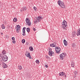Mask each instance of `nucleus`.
I'll return each mask as SVG.
<instances>
[{
    "instance_id": "c03bdc74",
    "label": "nucleus",
    "mask_w": 80,
    "mask_h": 80,
    "mask_svg": "<svg viewBox=\"0 0 80 80\" xmlns=\"http://www.w3.org/2000/svg\"><path fill=\"white\" fill-rule=\"evenodd\" d=\"M0 80H2V79H0Z\"/></svg>"
},
{
    "instance_id": "5701e85b",
    "label": "nucleus",
    "mask_w": 80,
    "mask_h": 80,
    "mask_svg": "<svg viewBox=\"0 0 80 80\" xmlns=\"http://www.w3.org/2000/svg\"><path fill=\"white\" fill-rule=\"evenodd\" d=\"M74 66H75V64L74 63V62H72L71 66L72 67H74Z\"/></svg>"
},
{
    "instance_id": "4468645a",
    "label": "nucleus",
    "mask_w": 80,
    "mask_h": 80,
    "mask_svg": "<svg viewBox=\"0 0 80 80\" xmlns=\"http://www.w3.org/2000/svg\"><path fill=\"white\" fill-rule=\"evenodd\" d=\"M59 76H64L65 73L63 72H60L59 73Z\"/></svg>"
},
{
    "instance_id": "a211bd4d",
    "label": "nucleus",
    "mask_w": 80,
    "mask_h": 80,
    "mask_svg": "<svg viewBox=\"0 0 80 80\" xmlns=\"http://www.w3.org/2000/svg\"><path fill=\"white\" fill-rule=\"evenodd\" d=\"M1 28H2V29H5V27L4 24H2L1 26Z\"/></svg>"
},
{
    "instance_id": "473e14b6",
    "label": "nucleus",
    "mask_w": 80,
    "mask_h": 80,
    "mask_svg": "<svg viewBox=\"0 0 80 80\" xmlns=\"http://www.w3.org/2000/svg\"><path fill=\"white\" fill-rule=\"evenodd\" d=\"M52 48H49V52H52Z\"/></svg>"
},
{
    "instance_id": "0eeeda50",
    "label": "nucleus",
    "mask_w": 80,
    "mask_h": 80,
    "mask_svg": "<svg viewBox=\"0 0 80 80\" xmlns=\"http://www.w3.org/2000/svg\"><path fill=\"white\" fill-rule=\"evenodd\" d=\"M77 36H79L80 35V29L79 28L78 30V32L76 33Z\"/></svg>"
},
{
    "instance_id": "6e6552de",
    "label": "nucleus",
    "mask_w": 80,
    "mask_h": 80,
    "mask_svg": "<svg viewBox=\"0 0 80 80\" xmlns=\"http://www.w3.org/2000/svg\"><path fill=\"white\" fill-rule=\"evenodd\" d=\"M27 9V8L26 7H23V8H22V9L21 10V12H23L24 11H26V10Z\"/></svg>"
},
{
    "instance_id": "4be33fe9",
    "label": "nucleus",
    "mask_w": 80,
    "mask_h": 80,
    "mask_svg": "<svg viewBox=\"0 0 80 80\" xmlns=\"http://www.w3.org/2000/svg\"><path fill=\"white\" fill-rule=\"evenodd\" d=\"M28 57H29V58H31V56H30V52H29L28 53Z\"/></svg>"
},
{
    "instance_id": "412c9836",
    "label": "nucleus",
    "mask_w": 80,
    "mask_h": 80,
    "mask_svg": "<svg viewBox=\"0 0 80 80\" xmlns=\"http://www.w3.org/2000/svg\"><path fill=\"white\" fill-rule=\"evenodd\" d=\"M18 68L19 70H22V67L21 66L19 65L18 66Z\"/></svg>"
},
{
    "instance_id": "e433bc0d",
    "label": "nucleus",
    "mask_w": 80,
    "mask_h": 80,
    "mask_svg": "<svg viewBox=\"0 0 80 80\" xmlns=\"http://www.w3.org/2000/svg\"><path fill=\"white\" fill-rule=\"evenodd\" d=\"M25 55L26 56V57H28V56L27 53H26L25 54Z\"/></svg>"
},
{
    "instance_id": "f704fd0d",
    "label": "nucleus",
    "mask_w": 80,
    "mask_h": 80,
    "mask_svg": "<svg viewBox=\"0 0 80 80\" xmlns=\"http://www.w3.org/2000/svg\"><path fill=\"white\" fill-rule=\"evenodd\" d=\"M46 58H49V57L48 55H46Z\"/></svg>"
},
{
    "instance_id": "2eb2a0df",
    "label": "nucleus",
    "mask_w": 80,
    "mask_h": 80,
    "mask_svg": "<svg viewBox=\"0 0 80 80\" xmlns=\"http://www.w3.org/2000/svg\"><path fill=\"white\" fill-rule=\"evenodd\" d=\"M5 53H6L5 50H3L2 52V54L3 55H4Z\"/></svg>"
},
{
    "instance_id": "c9c22d12",
    "label": "nucleus",
    "mask_w": 80,
    "mask_h": 80,
    "mask_svg": "<svg viewBox=\"0 0 80 80\" xmlns=\"http://www.w3.org/2000/svg\"><path fill=\"white\" fill-rule=\"evenodd\" d=\"M25 35H26V34L25 33H23L22 35H23V36H25Z\"/></svg>"
},
{
    "instance_id": "9b49d317",
    "label": "nucleus",
    "mask_w": 80,
    "mask_h": 80,
    "mask_svg": "<svg viewBox=\"0 0 80 80\" xmlns=\"http://www.w3.org/2000/svg\"><path fill=\"white\" fill-rule=\"evenodd\" d=\"M63 43H64V45H65V46H67L68 44L67 43V41H66V40H64Z\"/></svg>"
},
{
    "instance_id": "f257e3e1",
    "label": "nucleus",
    "mask_w": 80,
    "mask_h": 80,
    "mask_svg": "<svg viewBox=\"0 0 80 80\" xmlns=\"http://www.w3.org/2000/svg\"><path fill=\"white\" fill-rule=\"evenodd\" d=\"M62 28H63L64 30H66L68 27V26H67V22L65 20H64L63 22L62 23Z\"/></svg>"
},
{
    "instance_id": "6ab92c4d",
    "label": "nucleus",
    "mask_w": 80,
    "mask_h": 80,
    "mask_svg": "<svg viewBox=\"0 0 80 80\" xmlns=\"http://www.w3.org/2000/svg\"><path fill=\"white\" fill-rule=\"evenodd\" d=\"M52 52H53V51H51V52H49V55H50V56H52Z\"/></svg>"
},
{
    "instance_id": "f3484780",
    "label": "nucleus",
    "mask_w": 80,
    "mask_h": 80,
    "mask_svg": "<svg viewBox=\"0 0 80 80\" xmlns=\"http://www.w3.org/2000/svg\"><path fill=\"white\" fill-rule=\"evenodd\" d=\"M13 21L14 22H16L17 21V18H14L13 19Z\"/></svg>"
},
{
    "instance_id": "7c9ffc66",
    "label": "nucleus",
    "mask_w": 80,
    "mask_h": 80,
    "mask_svg": "<svg viewBox=\"0 0 80 80\" xmlns=\"http://www.w3.org/2000/svg\"><path fill=\"white\" fill-rule=\"evenodd\" d=\"M33 8L35 11H36V10H37V8H36L35 7H34Z\"/></svg>"
},
{
    "instance_id": "2f4dec72",
    "label": "nucleus",
    "mask_w": 80,
    "mask_h": 80,
    "mask_svg": "<svg viewBox=\"0 0 80 80\" xmlns=\"http://www.w3.org/2000/svg\"><path fill=\"white\" fill-rule=\"evenodd\" d=\"M0 57H1L2 58H3V54H0Z\"/></svg>"
},
{
    "instance_id": "ea45409f",
    "label": "nucleus",
    "mask_w": 80,
    "mask_h": 80,
    "mask_svg": "<svg viewBox=\"0 0 80 80\" xmlns=\"http://www.w3.org/2000/svg\"><path fill=\"white\" fill-rule=\"evenodd\" d=\"M45 67L46 68H48V66L47 65H46Z\"/></svg>"
},
{
    "instance_id": "bb28decb",
    "label": "nucleus",
    "mask_w": 80,
    "mask_h": 80,
    "mask_svg": "<svg viewBox=\"0 0 80 80\" xmlns=\"http://www.w3.org/2000/svg\"><path fill=\"white\" fill-rule=\"evenodd\" d=\"M28 26H31V25H32V23H31V22H28Z\"/></svg>"
},
{
    "instance_id": "ddd939ff",
    "label": "nucleus",
    "mask_w": 80,
    "mask_h": 80,
    "mask_svg": "<svg viewBox=\"0 0 80 80\" xmlns=\"http://www.w3.org/2000/svg\"><path fill=\"white\" fill-rule=\"evenodd\" d=\"M26 23H27V24H28V22H30V19L28 18H26Z\"/></svg>"
},
{
    "instance_id": "f8f14e48",
    "label": "nucleus",
    "mask_w": 80,
    "mask_h": 80,
    "mask_svg": "<svg viewBox=\"0 0 80 80\" xmlns=\"http://www.w3.org/2000/svg\"><path fill=\"white\" fill-rule=\"evenodd\" d=\"M50 46L52 47H56V46H55V43L51 44H50Z\"/></svg>"
},
{
    "instance_id": "dca6fc26",
    "label": "nucleus",
    "mask_w": 80,
    "mask_h": 80,
    "mask_svg": "<svg viewBox=\"0 0 80 80\" xmlns=\"http://www.w3.org/2000/svg\"><path fill=\"white\" fill-rule=\"evenodd\" d=\"M26 29V28L24 27L22 29V33H25V30Z\"/></svg>"
},
{
    "instance_id": "c85d7f7f",
    "label": "nucleus",
    "mask_w": 80,
    "mask_h": 80,
    "mask_svg": "<svg viewBox=\"0 0 80 80\" xmlns=\"http://www.w3.org/2000/svg\"><path fill=\"white\" fill-rule=\"evenodd\" d=\"M75 33H76V32H75V31L73 32L72 33V34L74 36L75 35Z\"/></svg>"
},
{
    "instance_id": "72a5a7b5",
    "label": "nucleus",
    "mask_w": 80,
    "mask_h": 80,
    "mask_svg": "<svg viewBox=\"0 0 80 80\" xmlns=\"http://www.w3.org/2000/svg\"><path fill=\"white\" fill-rule=\"evenodd\" d=\"M12 40H15V38L14 37H12Z\"/></svg>"
},
{
    "instance_id": "39448f33",
    "label": "nucleus",
    "mask_w": 80,
    "mask_h": 80,
    "mask_svg": "<svg viewBox=\"0 0 80 80\" xmlns=\"http://www.w3.org/2000/svg\"><path fill=\"white\" fill-rule=\"evenodd\" d=\"M65 53H62L60 55V58L61 60H63L65 58Z\"/></svg>"
},
{
    "instance_id": "b1692460",
    "label": "nucleus",
    "mask_w": 80,
    "mask_h": 80,
    "mask_svg": "<svg viewBox=\"0 0 80 80\" xmlns=\"http://www.w3.org/2000/svg\"><path fill=\"white\" fill-rule=\"evenodd\" d=\"M27 31L28 32H30V28H28L26 29Z\"/></svg>"
},
{
    "instance_id": "aec40b11",
    "label": "nucleus",
    "mask_w": 80,
    "mask_h": 80,
    "mask_svg": "<svg viewBox=\"0 0 80 80\" xmlns=\"http://www.w3.org/2000/svg\"><path fill=\"white\" fill-rule=\"evenodd\" d=\"M7 67H8V66L6 64H5L4 65V66H3V68H7Z\"/></svg>"
},
{
    "instance_id": "f03ea898",
    "label": "nucleus",
    "mask_w": 80,
    "mask_h": 80,
    "mask_svg": "<svg viewBox=\"0 0 80 80\" xmlns=\"http://www.w3.org/2000/svg\"><path fill=\"white\" fill-rule=\"evenodd\" d=\"M55 51L57 53H59L60 52V51H61V49H60V48L58 47H56L55 48Z\"/></svg>"
},
{
    "instance_id": "cd10ccee",
    "label": "nucleus",
    "mask_w": 80,
    "mask_h": 80,
    "mask_svg": "<svg viewBox=\"0 0 80 80\" xmlns=\"http://www.w3.org/2000/svg\"><path fill=\"white\" fill-rule=\"evenodd\" d=\"M22 43H25V40L24 39H23L22 40Z\"/></svg>"
},
{
    "instance_id": "c756f323",
    "label": "nucleus",
    "mask_w": 80,
    "mask_h": 80,
    "mask_svg": "<svg viewBox=\"0 0 80 80\" xmlns=\"http://www.w3.org/2000/svg\"><path fill=\"white\" fill-rule=\"evenodd\" d=\"M74 74H75V75H76L77 73V71L75 70L74 72H73Z\"/></svg>"
},
{
    "instance_id": "20e7f679",
    "label": "nucleus",
    "mask_w": 80,
    "mask_h": 80,
    "mask_svg": "<svg viewBox=\"0 0 80 80\" xmlns=\"http://www.w3.org/2000/svg\"><path fill=\"white\" fill-rule=\"evenodd\" d=\"M20 26L19 25L16 26V30L17 32L18 33L20 31Z\"/></svg>"
},
{
    "instance_id": "393cba45",
    "label": "nucleus",
    "mask_w": 80,
    "mask_h": 80,
    "mask_svg": "<svg viewBox=\"0 0 80 80\" xmlns=\"http://www.w3.org/2000/svg\"><path fill=\"white\" fill-rule=\"evenodd\" d=\"M29 49L30 50V51H33V47H30Z\"/></svg>"
},
{
    "instance_id": "1a4fd4ad",
    "label": "nucleus",
    "mask_w": 80,
    "mask_h": 80,
    "mask_svg": "<svg viewBox=\"0 0 80 80\" xmlns=\"http://www.w3.org/2000/svg\"><path fill=\"white\" fill-rule=\"evenodd\" d=\"M40 21H41V19H40V17H38V18H36V22H40Z\"/></svg>"
},
{
    "instance_id": "a19ab883",
    "label": "nucleus",
    "mask_w": 80,
    "mask_h": 80,
    "mask_svg": "<svg viewBox=\"0 0 80 80\" xmlns=\"http://www.w3.org/2000/svg\"><path fill=\"white\" fill-rule=\"evenodd\" d=\"M40 20H41L40 19H42V17H40Z\"/></svg>"
},
{
    "instance_id": "79ce46f5",
    "label": "nucleus",
    "mask_w": 80,
    "mask_h": 80,
    "mask_svg": "<svg viewBox=\"0 0 80 80\" xmlns=\"http://www.w3.org/2000/svg\"><path fill=\"white\" fill-rule=\"evenodd\" d=\"M52 53H53V52L52 51Z\"/></svg>"
},
{
    "instance_id": "7ed1b4c3",
    "label": "nucleus",
    "mask_w": 80,
    "mask_h": 80,
    "mask_svg": "<svg viewBox=\"0 0 80 80\" xmlns=\"http://www.w3.org/2000/svg\"><path fill=\"white\" fill-rule=\"evenodd\" d=\"M8 58L7 55H4L2 57V60L3 62H7L8 60Z\"/></svg>"
},
{
    "instance_id": "58836bf2",
    "label": "nucleus",
    "mask_w": 80,
    "mask_h": 80,
    "mask_svg": "<svg viewBox=\"0 0 80 80\" xmlns=\"http://www.w3.org/2000/svg\"><path fill=\"white\" fill-rule=\"evenodd\" d=\"M33 30H34V31H35V28H33Z\"/></svg>"
},
{
    "instance_id": "37998d69",
    "label": "nucleus",
    "mask_w": 80,
    "mask_h": 80,
    "mask_svg": "<svg viewBox=\"0 0 80 80\" xmlns=\"http://www.w3.org/2000/svg\"><path fill=\"white\" fill-rule=\"evenodd\" d=\"M1 35H3V33H1Z\"/></svg>"
},
{
    "instance_id": "9d476101",
    "label": "nucleus",
    "mask_w": 80,
    "mask_h": 80,
    "mask_svg": "<svg viewBox=\"0 0 80 80\" xmlns=\"http://www.w3.org/2000/svg\"><path fill=\"white\" fill-rule=\"evenodd\" d=\"M60 6L62 8H66V6H65V5L64 4V3H63V4L62 5H61Z\"/></svg>"
},
{
    "instance_id": "4c0bfd02",
    "label": "nucleus",
    "mask_w": 80,
    "mask_h": 80,
    "mask_svg": "<svg viewBox=\"0 0 80 80\" xmlns=\"http://www.w3.org/2000/svg\"><path fill=\"white\" fill-rule=\"evenodd\" d=\"M16 42H15V41L13 40V41H12V43H15Z\"/></svg>"
},
{
    "instance_id": "a878e982",
    "label": "nucleus",
    "mask_w": 80,
    "mask_h": 80,
    "mask_svg": "<svg viewBox=\"0 0 80 80\" xmlns=\"http://www.w3.org/2000/svg\"><path fill=\"white\" fill-rule=\"evenodd\" d=\"M36 63L39 64V63H40V61H39V60H37L36 61Z\"/></svg>"
},
{
    "instance_id": "423d86ee",
    "label": "nucleus",
    "mask_w": 80,
    "mask_h": 80,
    "mask_svg": "<svg viewBox=\"0 0 80 80\" xmlns=\"http://www.w3.org/2000/svg\"><path fill=\"white\" fill-rule=\"evenodd\" d=\"M58 5H59V6L61 5H62L63 3V2H62V1L60 0L58 1Z\"/></svg>"
}]
</instances>
